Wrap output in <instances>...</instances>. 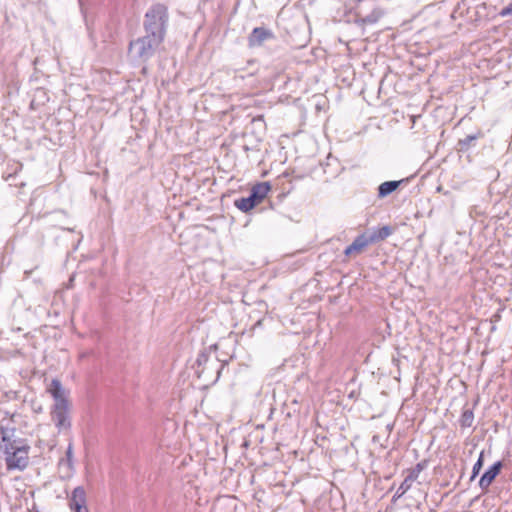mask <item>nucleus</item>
<instances>
[{
	"instance_id": "9b49d317",
	"label": "nucleus",
	"mask_w": 512,
	"mask_h": 512,
	"mask_svg": "<svg viewBox=\"0 0 512 512\" xmlns=\"http://www.w3.org/2000/svg\"><path fill=\"white\" fill-rule=\"evenodd\" d=\"M400 183L401 181L383 182L378 188V196L381 198L386 197L387 195L395 191L399 187Z\"/></svg>"
},
{
	"instance_id": "f03ea898",
	"label": "nucleus",
	"mask_w": 512,
	"mask_h": 512,
	"mask_svg": "<svg viewBox=\"0 0 512 512\" xmlns=\"http://www.w3.org/2000/svg\"><path fill=\"white\" fill-rule=\"evenodd\" d=\"M2 443L0 449L5 454L8 469H24L28 464V446L19 440H11L8 430L0 427Z\"/></svg>"
},
{
	"instance_id": "ddd939ff",
	"label": "nucleus",
	"mask_w": 512,
	"mask_h": 512,
	"mask_svg": "<svg viewBox=\"0 0 512 512\" xmlns=\"http://www.w3.org/2000/svg\"><path fill=\"white\" fill-rule=\"evenodd\" d=\"M473 422H474V413H473L472 409H468V408L464 409L460 416V419H459L460 427L463 429L470 428L473 425Z\"/></svg>"
},
{
	"instance_id": "39448f33",
	"label": "nucleus",
	"mask_w": 512,
	"mask_h": 512,
	"mask_svg": "<svg viewBox=\"0 0 512 512\" xmlns=\"http://www.w3.org/2000/svg\"><path fill=\"white\" fill-rule=\"evenodd\" d=\"M270 189L268 182L258 183L251 189L250 196L236 200L235 206L243 212H248L264 200Z\"/></svg>"
},
{
	"instance_id": "412c9836",
	"label": "nucleus",
	"mask_w": 512,
	"mask_h": 512,
	"mask_svg": "<svg viewBox=\"0 0 512 512\" xmlns=\"http://www.w3.org/2000/svg\"><path fill=\"white\" fill-rule=\"evenodd\" d=\"M210 349H217V345L214 344V345L210 346Z\"/></svg>"
},
{
	"instance_id": "4468645a",
	"label": "nucleus",
	"mask_w": 512,
	"mask_h": 512,
	"mask_svg": "<svg viewBox=\"0 0 512 512\" xmlns=\"http://www.w3.org/2000/svg\"><path fill=\"white\" fill-rule=\"evenodd\" d=\"M481 137H483V133L480 130H478L477 133H475L474 135H468L465 138L460 139L458 141L459 150H461V151L467 150L471 146L473 141H475Z\"/></svg>"
},
{
	"instance_id": "a211bd4d",
	"label": "nucleus",
	"mask_w": 512,
	"mask_h": 512,
	"mask_svg": "<svg viewBox=\"0 0 512 512\" xmlns=\"http://www.w3.org/2000/svg\"><path fill=\"white\" fill-rule=\"evenodd\" d=\"M499 15L501 17H506V16H509V15H512V3L509 4L508 6L504 7L500 12H499Z\"/></svg>"
},
{
	"instance_id": "f3484780",
	"label": "nucleus",
	"mask_w": 512,
	"mask_h": 512,
	"mask_svg": "<svg viewBox=\"0 0 512 512\" xmlns=\"http://www.w3.org/2000/svg\"><path fill=\"white\" fill-rule=\"evenodd\" d=\"M482 467H483V452L480 453L478 460L473 465L472 475H471L470 480H473L479 474Z\"/></svg>"
},
{
	"instance_id": "f257e3e1",
	"label": "nucleus",
	"mask_w": 512,
	"mask_h": 512,
	"mask_svg": "<svg viewBox=\"0 0 512 512\" xmlns=\"http://www.w3.org/2000/svg\"><path fill=\"white\" fill-rule=\"evenodd\" d=\"M46 391L54 400L50 411L51 421L59 433L69 431L71 428V417L68 392L58 379H52Z\"/></svg>"
},
{
	"instance_id": "dca6fc26",
	"label": "nucleus",
	"mask_w": 512,
	"mask_h": 512,
	"mask_svg": "<svg viewBox=\"0 0 512 512\" xmlns=\"http://www.w3.org/2000/svg\"><path fill=\"white\" fill-rule=\"evenodd\" d=\"M412 483L413 482L409 481V479L405 478L403 482L400 484L394 498L402 497L411 488Z\"/></svg>"
},
{
	"instance_id": "7ed1b4c3",
	"label": "nucleus",
	"mask_w": 512,
	"mask_h": 512,
	"mask_svg": "<svg viewBox=\"0 0 512 512\" xmlns=\"http://www.w3.org/2000/svg\"><path fill=\"white\" fill-rule=\"evenodd\" d=\"M168 10L163 4L153 5L145 14L144 29L147 34L165 38Z\"/></svg>"
},
{
	"instance_id": "4be33fe9",
	"label": "nucleus",
	"mask_w": 512,
	"mask_h": 512,
	"mask_svg": "<svg viewBox=\"0 0 512 512\" xmlns=\"http://www.w3.org/2000/svg\"><path fill=\"white\" fill-rule=\"evenodd\" d=\"M204 356H205L204 354L200 355V357H199V359H198V362H199V363L201 362V358H202V357H204Z\"/></svg>"
},
{
	"instance_id": "2eb2a0df",
	"label": "nucleus",
	"mask_w": 512,
	"mask_h": 512,
	"mask_svg": "<svg viewBox=\"0 0 512 512\" xmlns=\"http://www.w3.org/2000/svg\"><path fill=\"white\" fill-rule=\"evenodd\" d=\"M423 469H424V464L417 463L416 466L412 470H410V472L406 478L409 479V481H411V482L416 481L419 477V474L421 473V471Z\"/></svg>"
},
{
	"instance_id": "f8f14e48",
	"label": "nucleus",
	"mask_w": 512,
	"mask_h": 512,
	"mask_svg": "<svg viewBox=\"0 0 512 512\" xmlns=\"http://www.w3.org/2000/svg\"><path fill=\"white\" fill-rule=\"evenodd\" d=\"M390 234H391V229L388 226H384L382 228L375 230L370 235H368V238L371 241V243L373 244V243H376V242L386 239Z\"/></svg>"
},
{
	"instance_id": "aec40b11",
	"label": "nucleus",
	"mask_w": 512,
	"mask_h": 512,
	"mask_svg": "<svg viewBox=\"0 0 512 512\" xmlns=\"http://www.w3.org/2000/svg\"><path fill=\"white\" fill-rule=\"evenodd\" d=\"M74 512H88V509L73 510Z\"/></svg>"
},
{
	"instance_id": "20e7f679",
	"label": "nucleus",
	"mask_w": 512,
	"mask_h": 512,
	"mask_svg": "<svg viewBox=\"0 0 512 512\" xmlns=\"http://www.w3.org/2000/svg\"><path fill=\"white\" fill-rule=\"evenodd\" d=\"M163 41L164 39L159 36L156 37L146 33L145 36L132 41L129 50L139 59L146 61L155 53Z\"/></svg>"
},
{
	"instance_id": "9d476101",
	"label": "nucleus",
	"mask_w": 512,
	"mask_h": 512,
	"mask_svg": "<svg viewBox=\"0 0 512 512\" xmlns=\"http://www.w3.org/2000/svg\"><path fill=\"white\" fill-rule=\"evenodd\" d=\"M273 37V33L265 28H254L249 36L248 42L250 47L260 46L262 43Z\"/></svg>"
},
{
	"instance_id": "423d86ee",
	"label": "nucleus",
	"mask_w": 512,
	"mask_h": 512,
	"mask_svg": "<svg viewBox=\"0 0 512 512\" xmlns=\"http://www.w3.org/2000/svg\"><path fill=\"white\" fill-rule=\"evenodd\" d=\"M370 244L372 243L369 240L368 235L361 234L345 249L344 254L348 258L356 257L363 253Z\"/></svg>"
},
{
	"instance_id": "6e6552de",
	"label": "nucleus",
	"mask_w": 512,
	"mask_h": 512,
	"mask_svg": "<svg viewBox=\"0 0 512 512\" xmlns=\"http://www.w3.org/2000/svg\"><path fill=\"white\" fill-rule=\"evenodd\" d=\"M59 469L61 473H63L64 477H70L74 471V454H73V444L69 443L65 458H62L59 461Z\"/></svg>"
},
{
	"instance_id": "1a4fd4ad",
	"label": "nucleus",
	"mask_w": 512,
	"mask_h": 512,
	"mask_svg": "<svg viewBox=\"0 0 512 512\" xmlns=\"http://www.w3.org/2000/svg\"><path fill=\"white\" fill-rule=\"evenodd\" d=\"M69 507L71 510L87 509L86 493L82 486L76 487L69 499Z\"/></svg>"
},
{
	"instance_id": "0eeeda50",
	"label": "nucleus",
	"mask_w": 512,
	"mask_h": 512,
	"mask_svg": "<svg viewBox=\"0 0 512 512\" xmlns=\"http://www.w3.org/2000/svg\"><path fill=\"white\" fill-rule=\"evenodd\" d=\"M502 466V462L497 461L481 476L479 486L483 491L489 488L496 476L500 473Z\"/></svg>"
},
{
	"instance_id": "6ab92c4d",
	"label": "nucleus",
	"mask_w": 512,
	"mask_h": 512,
	"mask_svg": "<svg viewBox=\"0 0 512 512\" xmlns=\"http://www.w3.org/2000/svg\"><path fill=\"white\" fill-rule=\"evenodd\" d=\"M261 324H262V320H258V321L254 324V326H253V328H252V329H253V330H255V329H256L258 326H260Z\"/></svg>"
}]
</instances>
